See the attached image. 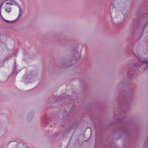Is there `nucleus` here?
I'll return each instance as SVG.
<instances>
[{
    "mask_svg": "<svg viewBox=\"0 0 148 148\" xmlns=\"http://www.w3.org/2000/svg\"><path fill=\"white\" fill-rule=\"evenodd\" d=\"M3 5V3H1V5H0V17L3 20V18H4L3 17V16H2V15H1V8L2 6V5Z\"/></svg>",
    "mask_w": 148,
    "mask_h": 148,
    "instance_id": "nucleus-6",
    "label": "nucleus"
},
{
    "mask_svg": "<svg viewBox=\"0 0 148 148\" xmlns=\"http://www.w3.org/2000/svg\"><path fill=\"white\" fill-rule=\"evenodd\" d=\"M147 24H148V21L147 22Z\"/></svg>",
    "mask_w": 148,
    "mask_h": 148,
    "instance_id": "nucleus-10",
    "label": "nucleus"
},
{
    "mask_svg": "<svg viewBox=\"0 0 148 148\" xmlns=\"http://www.w3.org/2000/svg\"><path fill=\"white\" fill-rule=\"evenodd\" d=\"M12 1H13L14 3L18 7V8H19V14L17 18L15 19L13 21H9L8 20H5L4 18H3V21L6 23H14V21H16L18 20L19 19L18 18V17L19 16L21 17L22 16V11L21 10V7H20V6L18 5V3H17L16 2H15L14 0H12Z\"/></svg>",
    "mask_w": 148,
    "mask_h": 148,
    "instance_id": "nucleus-1",
    "label": "nucleus"
},
{
    "mask_svg": "<svg viewBox=\"0 0 148 148\" xmlns=\"http://www.w3.org/2000/svg\"><path fill=\"white\" fill-rule=\"evenodd\" d=\"M7 79V78H6V79H5V80L4 81H2L1 82H5V81H6V80Z\"/></svg>",
    "mask_w": 148,
    "mask_h": 148,
    "instance_id": "nucleus-9",
    "label": "nucleus"
},
{
    "mask_svg": "<svg viewBox=\"0 0 148 148\" xmlns=\"http://www.w3.org/2000/svg\"><path fill=\"white\" fill-rule=\"evenodd\" d=\"M71 62L70 61H67L66 60H64L62 61L60 64V67L63 69L66 68L71 65Z\"/></svg>",
    "mask_w": 148,
    "mask_h": 148,
    "instance_id": "nucleus-2",
    "label": "nucleus"
},
{
    "mask_svg": "<svg viewBox=\"0 0 148 148\" xmlns=\"http://www.w3.org/2000/svg\"><path fill=\"white\" fill-rule=\"evenodd\" d=\"M5 11L7 13L11 12L12 7L10 6L6 5L5 6Z\"/></svg>",
    "mask_w": 148,
    "mask_h": 148,
    "instance_id": "nucleus-4",
    "label": "nucleus"
},
{
    "mask_svg": "<svg viewBox=\"0 0 148 148\" xmlns=\"http://www.w3.org/2000/svg\"><path fill=\"white\" fill-rule=\"evenodd\" d=\"M21 144L25 146V147H27V145L26 143H22Z\"/></svg>",
    "mask_w": 148,
    "mask_h": 148,
    "instance_id": "nucleus-7",
    "label": "nucleus"
},
{
    "mask_svg": "<svg viewBox=\"0 0 148 148\" xmlns=\"http://www.w3.org/2000/svg\"><path fill=\"white\" fill-rule=\"evenodd\" d=\"M28 148H29V147H28Z\"/></svg>",
    "mask_w": 148,
    "mask_h": 148,
    "instance_id": "nucleus-11",
    "label": "nucleus"
},
{
    "mask_svg": "<svg viewBox=\"0 0 148 148\" xmlns=\"http://www.w3.org/2000/svg\"><path fill=\"white\" fill-rule=\"evenodd\" d=\"M144 60H143L142 59L140 58L139 59V61L142 63L148 64V60H145V59H144Z\"/></svg>",
    "mask_w": 148,
    "mask_h": 148,
    "instance_id": "nucleus-5",
    "label": "nucleus"
},
{
    "mask_svg": "<svg viewBox=\"0 0 148 148\" xmlns=\"http://www.w3.org/2000/svg\"><path fill=\"white\" fill-rule=\"evenodd\" d=\"M16 60H15V61L14 62V65H15V66H16Z\"/></svg>",
    "mask_w": 148,
    "mask_h": 148,
    "instance_id": "nucleus-8",
    "label": "nucleus"
},
{
    "mask_svg": "<svg viewBox=\"0 0 148 148\" xmlns=\"http://www.w3.org/2000/svg\"><path fill=\"white\" fill-rule=\"evenodd\" d=\"M118 21V23H121L123 22L124 20V15L121 14L117 17Z\"/></svg>",
    "mask_w": 148,
    "mask_h": 148,
    "instance_id": "nucleus-3",
    "label": "nucleus"
}]
</instances>
